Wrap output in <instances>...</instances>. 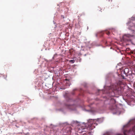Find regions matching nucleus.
I'll return each instance as SVG.
<instances>
[{
    "label": "nucleus",
    "instance_id": "1",
    "mask_svg": "<svg viewBox=\"0 0 135 135\" xmlns=\"http://www.w3.org/2000/svg\"><path fill=\"white\" fill-rule=\"evenodd\" d=\"M88 125L89 128H91V129H92L93 128L95 127V125H97V124L95 123L94 120L92 119H90L88 120Z\"/></svg>",
    "mask_w": 135,
    "mask_h": 135
},
{
    "label": "nucleus",
    "instance_id": "2",
    "mask_svg": "<svg viewBox=\"0 0 135 135\" xmlns=\"http://www.w3.org/2000/svg\"><path fill=\"white\" fill-rule=\"evenodd\" d=\"M134 34L133 35H131L129 34H127L124 35L123 37V39L125 41H128V38L135 35V31L134 32Z\"/></svg>",
    "mask_w": 135,
    "mask_h": 135
},
{
    "label": "nucleus",
    "instance_id": "3",
    "mask_svg": "<svg viewBox=\"0 0 135 135\" xmlns=\"http://www.w3.org/2000/svg\"><path fill=\"white\" fill-rule=\"evenodd\" d=\"M81 127L79 128V130H82L81 132L86 131V130L88 129V127H87L86 126L85 124H83V126H82L80 127Z\"/></svg>",
    "mask_w": 135,
    "mask_h": 135
},
{
    "label": "nucleus",
    "instance_id": "4",
    "mask_svg": "<svg viewBox=\"0 0 135 135\" xmlns=\"http://www.w3.org/2000/svg\"><path fill=\"white\" fill-rule=\"evenodd\" d=\"M110 88L113 91H118L119 89V88H117L116 85H111L110 86Z\"/></svg>",
    "mask_w": 135,
    "mask_h": 135
},
{
    "label": "nucleus",
    "instance_id": "5",
    "mask_svg": "<svg viewBox=\"0 0 135 135\" xmlns=\"http://www.w3.org/2000/svg\"><path fill=\"white\" fill-rule=\"evenodd\" d=\"M127 26H128L129 28L131 27H134L135 25L133 23V22H128L127 23Z\"/></svg>",
    "mask_w": 135,
    "mask_h": 135
},
{
    "label": "nucleus",
    "instance_id": "6",
    "mask_svg": "<svg viewBox=\"0 0 135 135\" xmlns=\"http://www.w3.org/2000/svg\"><path fill=\"white\" fill-rule=\"evenodd\" d=\"M71 127H69L66 128L67 132L68 133V135H70L71 133Z\"/></svg>",
    "mask_w": 135,
    "mask_h": 135
},
{
    "label": "nucleus",
    "instance_id": "7",
    "mask_svg": "<svg viewBox=\"0 0 135 135\" xmlns=\"http://www.w3.org/2000/svg\"><path fill=\"white\" fill-rule=\"evenodd\" d=\"M129 69L128 68H126L124 70V73L125 74H127L129 73Z\"/></svg>",
    "mask_w": 135,
    "mask_h": 135
},
{
    "label": "nucleus",
    "instance_id": "8",
    "mask_svg": "<svg viewBox=\"0 0 135 135\" xmlns=\"http://www.w3.org/2000/svg\"><path fill=\"white\" fill-rule=\"evenodd\" d=\"M132 130L133 132L132 134H135V126L133 127Z\"/></svg>",
    "mask_w": 135,
    "mask_h": 135
},
{
    "label": "nucleus",
    "instance_id": "9",
    "mask_svg": "<svg viewBox=\"0 0 135 135\" xmlns=\"http://www.w3.org/2000/svg\"><path fill=\"white\" fill-rule=\"evenodd\" d=\"M111 102H112L113 104H115V103L116 101L114 99H112L111 100Z\"/></svg>",
    "mask_w": 135,
    "mask_h": 135
},
{
    "label": "nucleus",
    "instance_id": "10",
    "mask_svg": "<svg viewBox=\"0 0 135 135\" xmlns=\"http://www.w3.org/2000/svg\"><path fill=\"white\" fill-rule=\"evenodd\" d=\"M105 33L108 35H109L110 34V32L109 31H105Z\"/></svg>",
    "mask_w": 135,
    "mask_h": 135
},
{
    "label": "nucleus",
    "instance_id": "11",
    "mask_svg": "<svg viewBox=\"0 0 135 135\" xmlns=\"http://www.w3.org/2000/svg\"><path fill=\"white\" fill-rule=\"evenodd\" d=\"M70 62H71L72 63H74V60H71L69 61Z\"/></svg>",
    "mask_w": 135,
    "mask_h": 135
},
{
    "label": "nucleus",
    "instance_id": "12",
    "mask_svg": "<svg viewBox=\"0 0 135 135\" xmlns=\"http://www.w3.org/2000/svg\"><path fill=\"white\" fill-rule=\"evenodd\" d=\"M3 76H4V78L5 79H6V78H7V75H4Z\"/></svg>",
    "mask_w": 135,
    "mask_h": 135
},
{
    "label": "nucleus",
    "instance_id": "13",
    "mask_svg": "<svg viewBox=\"0 0 135 135\" xmlns=\"http://www.w3.org/2000/svg\"><path fill=\"white\" fill-rule=\"evenodd\" d=\"M105 135H110L109 134H105ZM115 135H123L120 134H116Z\"/></svg>",
    "mask_w": 135,
    "mask_h": 135
},
{
    "label": "nucleus",
    "instance_id": "14",
    "mask_svg": "<svg viewBox=\"0 0 135 135\" xmlns=\"http://www.w3.org/2000/svg\"><path fill=\"white\" fill-rule=\"evenodd\" d=\"M70 105H67V104L66 105V106H67L68 108L69 107V106Z\"/></svg>",
    "mask_w": 135,
    "mask_h": 135
},
{
    "label": "nucleus",
    "instance_id": "15",
    "mask_svg": "<svg viewBox=\"0 0 135 135\" xmlns=\"http://www.w3.org/2000/svg\"><path fill=\"white\" fill-rule=\"evenodd\" d=\"M128 126V124H127V125L124 126V127H127Z\"/></svg>",
    "mask_w": 135,
    "mask_h": 135
},
{
    "label": "nucleus",
    "instance_id": "16",
    "mask_svg": "<svg viewBox=\"0 0 135 135\" xmlns=\"http://www.w3.org/2000/svg\"><path fill=\"white\" fill-rule=\"evenodd\" d=\"M124 135H127V134H126V133L125 132H124Z\"/></svg>",
    "mask_w": 135,
    "mask_h": 135
},
{
    "label": "nucleus",
    "instance_id": "17",
    "mask_svg": "<svg viewBox=\"0 0 135 135\" xmlns=\"http://www.w3.org/2000/svg\"><path fill=\"white\" fill-rule=\"evenodd\" d=\"M107 1L110 2V1H112V0H107Z\"/></svg>",
    "mask_w": 135,
    "mask_h": 135
},
{
    "label": "nucleus",
    "instance_id": "18",
    "mask_svg": "<svg viewBox=\"0 0 135 135\" xmlns=\"http://www.w3.org/2000/svg\"><path fill=\"white\" fill-rule=\"evenodd\" d=\"M101 34L102 35V34H103V32H101Z\"/></svg>",
    "mask_w": 135,
    "mask_h": 135
},
{
    "label": "nucleus",
    "instance_id": "19",
    "mask_svg": "<svg viewBox=\"0 0 135 135\" xmlns=\"http://www.w3.org/2000/svg\"><path fill=\"white\" fill-rule=\"evenodd\" d=\"M66 80H68V79H66Z\"/></svg>",
    "mask_w": 135,
    "mask_h": 135
},
{
    "label": "nucleus",
    "instance_id": "20",
    "mask_svg": "<svg viewBox=\"0 0 135 135\" xmlns=\"http://www.w3.org/2000/svg\"><path fill=\"white\" fill-rule=\"evenodd\" d=\"M131 131V130H130V131Z\"/></svg>",
    "mask_w": 135,
    "mask_h": 135
},
{
    "label": "nucleus",
    "instance_id": "21",
    "mask_svg": "<svg viewBox=\"0 0 135 135\" xmlns=\"http://www.w3.org/2000/svg\"><path fill=\"white\" fill-rule=\"evenodd\" d=\"M117 7H118V6H117Z\"/></svg>",
    "mask_w": 135,
    "mask_h": 135
}]
</instances>
